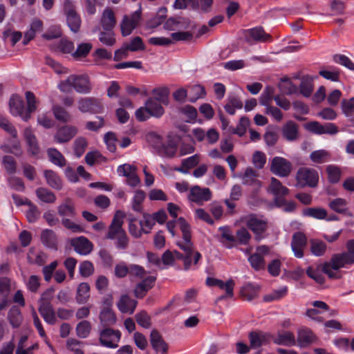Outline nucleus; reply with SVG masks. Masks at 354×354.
Returning a JSON list of instances; mask_svg holds the SVG:
<instances>
[{
    "mask_svg": "<svg viewBox=\"0 0 354 354\" xmlns=\"http://www.w3.org/2000/svg\"><path fill=\"white\" fill-rule=\"evenodd\" d=\"M100 323L104 326L114 325L116 323V315L110 307H104L100 313Z\"/></svg>",
    "mask_w": 354,
    "mask_h": 354,
    "instance_id": "cd10ccee",
    "label": "nucleus"
},
{
    "mask_svg": "<svg viewBox=\"0 0 354 354\" xmlns=\"http://www.w3.org/2000/svg\"><path fill=\"white\" fill-rule=\"evenodd\" d=\"M150 342L153 348L157 353L166 354L168 351V345L162 339L161 335L157 330H153L150 334Z\"/></svg>",
    "mask_w": 354,
    "mask_h": 354,
    "instance_id": "412c9836",
    "label": "nucleus"
},
{
    "mask_svg": "<svg viewBox=\"0 0 354 354\" xmlns=\"http://www.w3.org/2000/svg\"><path fill=\"white\" fill-rule=\"evenodd\" d=\"M53 111L55 118L59 121L67 122L71 120V115L68 112L60 106H54Z\"/></svg>",
    "mask_w": 354,
    "mask_h": 354,
    "instance_id": "bf43d9fd",
    "label": "nucleus"
},
{
    "mask_svg": "<svg viewBox=\"0 0 354 354\" xmlns=\"http://www.w3.org/2000/svg\"><path fill=\"white\" fill-rule=\"evenodd\" d=\"M326 172L328 174V178L330 183H337L341 176V171L339 168L335 165H328L326 167Z\"/></svg>",
    "mask_w": 354,
    "mask_h": 354,
    "instance_id": "0e129e2a",
    "label": "nucleus"
},
{
    "mask_svg": "<svg viewBox=\"0 0 354 354\" xmlns=\"http://www.w3.org/2000/svg\"><path fill=\"white\" fill-rule=\"evenodd\" d=\"M44 176L48 185L52 188L56 189H60L62 188V180L55 172L51 170L45 171Z\"/></svg>",
    "mask_w": 354,
    "mask_h": 354,
    "instance_id": "79ce46f5",
    "label": "nucleus"
},
{
    "mask_svg": "<svg viewBox=\"0 0 354 354\" xmlns=\"http://www.w3.org/2000/svg\"><path fill=\"white\" fill-rule=\"evenodd\" d=\"M299 125L292 120L286 122L281 128V134L284 139L294 142L299 137Z\"/></svg>",
    "mask_w": 354,
    "mask_h": 354,
    "instance_id": "f3484780",
    "label": "nucleus"
},
{
    "mask_svg": "<svg viewBox=\"0 0 354 354\" xmlns=\"http://www.w3.org/2000/svg\"><path fill=\"white\" fill-rule=\"evenodd\" d=\"M319 268H314L313 267H308L306 270L307 275L311 279H314L317 283L322 284L324 282V277Z\"/></svg>",
    "mask_w": 354,
    "mask_h": 354,
    "instance_id": "69168bd1",
    "label": "nucleus"
},
{
    "mask_svg": "<svg viewBox=\"0 0 354 354\" xmlns=\"http://www.w3.org/2000/svg\"><path fill=\"white\" fill-rule=\"evenodd\" d=\"M38 310L46 323L51 325L56 323L57 319L52 305H39Z\"/></svg>",
    "mask_w": 354,
    "mask_h": 354,
    "instance_id": "473e14b6",
    "label": "nucleus"
},
{
    "mask_svg": "<svg viewBox=\"0 0 354 354\" xmlns=\"http://www.w3.org/2000/svg\"><path fill=\"white\" fill-rule=\"evenodd\" d=\"M116 24V19L113 11L106 8L102 12L101 17V25L104 30L110 31Z\"/></svg>",
    "mask_w": 354,
    "mask_h": 354,
    "instance_id": "393cba45",
    "label": "nucleus"
},
{
    "mask_svg": "<svg viewBox=\"0 0 354 354\" xmlns=\"http://www.w3.org/2000/svg\"><path fill=\"white\" fill-rule=\"evenodd\" d=\"M124 217L122 212H116L106 236V239H115V245L120 250H125L129 245L128 237L122 229Z\"/></svg>",
    "mask_w": 354,
    "mask_h": 354,
    "instance_id": "f03ea898",
    "label": "nucleus"
},
{
    "mask_svg": "<svg viewBox=\"0 0 354 354\" xmlns=\"http://www.w3.org/2000/svg\"><path fill=\"white\" fill-rule=\"evenodd\" d=\"M333 61L349 70L354 71V63L352 60L344 55L336 54L333 57Z\"/></svg>",
    "mask_w": 354,
    "mask_h": 354,
    "instance_id": "052dcab7",
    "label": "nucleus"
},
{
    "mask_svg": "<svg viewBox=\"0 0 354 354\" xmlns=\"http://www.w3.org/2000/svg\"><path fill=\"white\" fill-rule=\"evenodd\" d=\"M347 251L332 256L330 262L322 266V271L330 279H337L340 276L338 270L348 265L354 263V239L348 240L346 243Z\"/></svg>",
    "mask_w": 354,
    "mask_h": 354,
    "instance_id": "f257e3e1",
    "label": "nucleus"
},
{
    "mask_svg": "<svg viewBox=\"0 0 354 354\" xmlns=\"http://www.w3.org/2000/svg\"><path fill=\"white\" fill-rule=\"evenodd\" d=\"M250 346L257 348L269 342V335L261 331H252L248 335Z\"/></svg>",
    "mask_w": 354,
    "mask_h": 354,
    "instance_id": "5701e85b",
    "label": "nucleus"
},
{
    "mask_svg": "<svg viewBox=\"0 0 354 354\" xmlns=\"http://www.w3.org/2000/svg\"><path fill=\"white\" fill-rule=\"evenodd\" d=\"M252 162L257 169H263L266 163V155L260 151H254L252 155Z\"/></svg>",
    "mask_w": 354,
    "mask_h": 354,
    "instance_id": "13d9d810",
    "label": "nucleus"
},
{
    "mask_svg": "<svg viewBox=\"0 0 354 354\" xmlns=\"http://www.w3.org/2000/svg\"><path fill=\"white\" fill-rule=\"evenodd\" d=\"M219 231L221 233V241L227 248H232L236 246L235 236L227 227H221Z\"/></svg>",
    "mask_w": 354,
    "mask_h": 354,
    "instance_id": "72a5a7b5",
    "label": "nucleus"
},
{
    "mask_svg": "<svg viewBox=\"0 0 354 354\" xmlns=\"http://www.w3.org/2000/svg\"><path fill=\"white\" fill-rule=\"evenodd\" d=\"M147 272L143 267L136 264L129 265V275L130 277H134L138 279H142L145 277Z\"/></svg>",
    "mask_w": 354,
    "mask_h": 354,
    "instance_id": "680f3d73",
    "label": "nucleus"
},
{
    "mask_svg": "<svg viewBox=\"0 0 354 354\" xmlns=\"http://www.w3.org/2000/svg\"><path fill=\"white\" fill-rule=\"evenodd\" d=\"M67 24L71 30L75 33L80 30L81 26V19L77 13H74L66 16Z\"/></svg>",
    "mask_w": 354,
    "mask_h": 354,
    "instance_id": "3c124183",
    "label": "nucleus"
},
{
    "mask_svg": "<svg viewBox=\"0 0 354 354\" xmlns=\"http://www.w3.org/2000/svg\"><path fill=\"white\" fill-rule=\"evenodd\" d=\"M141 18V8L133 12L130 16L124 15L120 24L121 33L122 36L129 35L138 26Z\"/></svg>",
    "mask_w": 354,
    "mask_h": 354,
    "instance_id": "9d476101",
    "label": "nucleus"
},
{
    "mask_svg": "<svg viewBox=\"0 0 354 354\" xmlns=\"http://www.w3.org/2000/svg\"><path fill=\"white\" fill-rule=\"evenodd\" d=\"M9 106L10 113L12 115L19 116L24 121L30 119V115L26 113V110L24 108V101L19 95H12L9 101Z\"/></svg>",
    "mask_w": 354,
    "mask_h": 354,
    "instance_id": "ddd939ff",
    "label": "nucleus"
},
{
    "mask_svg": "<svg viewBox=\"0 0 354 354\" xmlns=\"http://www.w3.org/2000/svg\"><path fill=\"white\" fill-rule=\"evenodd\" d=\"M306 129L316 134L335 135L338 133V127L333 123L322 124L318 122H311L307 124Z\"/></svg>",
    "mask_w": 354,
    "mask_h": 354,
    "instance_id": "2eb2a0df",
    "label": "nucleus"
},
{
    "mask_svg": "<svg viewBox=\"0 0 354 354\" xmlns=\"http://www.w3.org/2000/svg\"><path fill=\"white\" fill-rule=\"evenodd\" d=\"M188 94L189 95V102H195L198 99L205 95V88L199 84L194 85L190 87Z\"/></svg>",
    "mask_w": 354,
    "mask_h": 354,
    "instance_id": "49530a36",
    "label": "nucleus"
},
{
    "mask_svg": "<svg viewBox=\"0 0 354 354\" xmlns=\"http://www.w3.org/2000/svg\"><path fill=\"white\" fill-rule=\"evenodd\" d=\"M310 250L315 257H322L326 252L327 245L325 242L319 239H311L310 241Z\"/></svg>",
    "mask_w": 354,
    "mask_h": 354,
    "instance_id": "4c0bfd02",
    "label": "nucleus"
},
{
    "mask_svg": "<svg viewBox=\"0 0 354 354\" xmlns=\"http://www.w3.org/2000/svg\"><path fill=\"white\" fill-rule=\"evenodd\" d=\"M90 286L87 283H81L77 289L75 299L79 304H86L90 297Z\"/></svg>",
    "mask_w": 354,
    "mask_h": 354,
    "instance_id": "c9c22d12",
    "label": "nucleus"
},
{
    "mask_svg": "<svg viewBox=\"0 0 354 354\" xmlns=\"http://www.w3.org/2000/svg\"><path fill=\"white\" fill-rule=\"evenodd\" d=\"M307 245V237L301 232H297L293 234L291 248L297 258H302L304 257V249Z\"/></svg>",
    "mask_w": 354,
    "mask_h": 354,
    "instance_id": "dca6fc26",
    "label": "nucleus"
},
{
    "mask_svg": "<svg viewBox=\"0 0 354 354\" xmlns=\"http://www.w3.org/2000/svg\"><path fill=\"white\" fill-rule=\"evenodd\" d=\"M236 245L237 244L247 245L252 239V236L245 227L239 229L236 232Z\"/></svg>",
    "mask_w": 354,
    "mask_h": 354,
    "instance_id": "a18cd8bd",
    "label": "nucleus"
},
{
    "mask_svg": "<svg viewBox=\"0 0 354 354\" xmlns=\"http://www.w3.org/2000/svg\"><path fill=\"white\" fill-rule=\"evenodd\" d=\"M270 251V248L266 245L257 246L255 252L250 254L248 259L251 267L256 271L265 270L266 265L264 257Z\"/></svg>",
    "mask_w": 354,
    "mask_h": 354,
    "instance_id": "423d86ee",
    "label": "nucleus"
},
{
    "mask_svg": "<svg viewBox=\"0 0 354 354\" xmlns=\"http://www.w3.org/2000/svg\"><path fill=\"white\" fill-rule=\"evenodd\" d=\"M273 341L276 344L284 345L287 346H294L296 344L295 335L290 331H283L279 333Z\"/></svg>",
    "mask_w": 354,
    "mask_h": 354,
    "instance_id": "c756f323",
    "label": "nucleus"
},
{
    "mask_svg": "<svg viewBox=\"0 0 354 354\" xmlns=\"http://www.w3.org/2000/svg\"><path fill=\"white\" fill-rule=\"evenodd\" d=\"M58 213L62 216H74L75 208L73 203L68 200L58 207Z\"/></svg>",
    "mask_w": 354,
    "mask_h": 354,
    "instance_id": "864d4df0",
    "label": "nucleus"
},
{
    "mask_svg": "<svg viewBox=\"0 0 354 354\" xmlns=\"http://www.w3.org/2000/svg\"><path fill=\"white\" fill-rule=\"evenodd\" d=\"M183 257V255L177 250L171 251L167 250L162 255V266H173L176 259H182Z\"/></svg>",
    "mask_w": 354,
    "mask_h": 354,
    "instance_id": "e433bc0d",
    "label": "nucleus"
},
{
    "mask_svg": "<svg viewBox=\"0 0 354 354\" xmlns=\"http://www.w3.org/2000/svg\"><path fill=\"white\" fill-rule=\"evenodd\" d=\"M304 215L316 219H324L326 218L327 212L321 207H310L304 210Z\"/></svg>",
    "mask_w": 354,
    "mask_h": 354,
    "instance_id": "de8ad7c7",
    "label": "nucleus"
},
{
    "mask_svg": "<svg viewBox=\"0 0 354 354\" xmlns=\"http://www.w3.org/2000/svg\"><path fill=\"white\" fill-rule=\"evenodd\" d=\"M92 46L89 42L81 43L77 46L76 50L72 53V56L76 59L84 58L90 53Z\"/></svg>",
    "mask_w": 354,
    "mask_h": 354,
    "instance_id": "c03bdc74",
    "label": "nucleus"
},
{
    "mask_svg": "<svg viewBox=\"0 0 354 354\" xmlns=\"http://www.w3.org/2000/svg\"><path fill=\"white\" fill-rule=\"evenodd\" d=\"M145 198V193L144 191L138 189L134 192V196L131 201L132 209L137 212H142V203Z\"/></svg>",
    "mask_w": 354,
    "mask_h": 354,
    "instance_id": "37998d69",
    "label": "nucleus"
},
{
    "mask_svg": "<svg viewBox=\"0 0 354 354\" xmlns=\"http://www.w3.org/2000/svg\"><path fill=\"white\" fill-rule=\"evenodd\" d=\"M268 192L274 196V203L276 205L277 207H281L285 204L283 197L288 194L289 189L283 186L278 179L272 177L270 185L268 187Z\"/></svg>",
    "mask_w": 354,
    "mask_h": 354,
    "instance_id": "1a4fd4ad",
    "label": "nucleus"
},
{
    "mask_svg": "<svg viewBox=\"0 0 354 354\" xmlns=\"http://www.w3.org/2000/svg\"><path fill=\"white\" fill-rule=\"evenodd\" d=\"M241 221L252 232L256 241H260L267 236L268 221L263 216L250 214L243 216Z\"/></svg>",
    "mask_w": 354,
    "mask_h": 354,
    "instance_id": "7ed1b4c3",
    "label": "nucleus"
},
{
    "mask_svg": "<svg viewBox=\"0 0 354 354\" xmlns=\"http://www.w3.org/2000/svg\"><path fill=\"white\" fill-rule=\"evenodd\" d=\"M258 291V287H256L251 283H248L243 287L241 292L243 297L248 301H251L257 297Z\"/></svg>",
    "mask_w": 354,
    "mask_h": 354,
    "instance_id": "8fccbe9b",
    "label": "nucleus"
},
{
    "mask_svg": "<svg viewBox=\"0 0 354 354\" xmlns=\"http://www.w3.org/2000/svg\"><path fill=\"white\" fill-rule=\"evenodd\" d=\"M241 180L243 185L255 187H260L261 185V183L259 179L258 172L250 167L245 169L241 176Z\"/></svg>",
    "mask_w": 354,
    "mask_h": 354,
    "instance_id": "4be33fe9",
    "label": "nucleus"
},
{
    "mask_svg": "<svg viewBox=\"0 0 354 354\" xmlns=\"http://www.w3.org/2000/svg\"><path fill=\"white\" fill-rule=\"evenodd\" d=\"M155 223L154 218L152 215L147 214H143V218L140 221V227L145 234L150 232Z\"/></svg>",
    "mask_w": 354,
    "mask_h": 354,
    "instance_id": "6e6d98bb",
    "label": "nucleus"
},
{
    "mask_svg": "<svg viewBox=\"0 0 354 354\" xmlns=\"http://www.w3.org/2000/svg\"><path fill=\"white\" fill-rule=\"evenodd\" d=\"M180 112L186 117L185 121L188 122H194L197 118L196 109L191 106L186 105L179 109Z\"/></svg>",
    "mask_w": 354,
    "mask_h": 354,
    "instance_id": "4d7b16f0",
    "label": "nucleus"
},
{
    "mask_svg": "<svg viewBox=\"0 0 354 354\" xmlns=\"http://www.w3.org/2000/svg\"><path fill=\"white\" fill-rule=\"evenodd\" d=\"M43 28V22L35 18L30 24V29L25 33L23 43L26 45L31 39L35 37V34L37 32H40Z\"/></svg>",
    "mask_w": 354,
    "mask_h": 354,
    "instance_id": "7c9ffc66",
    "label": "nucleus"
},
{
    "mask_svg": "<svg viewBox=\"0 0 354 354\" xmlns=\"http://www.w3.org/2000/svg\"><path fill=\"white\" fill-rule=\"evenodd\" d=\"M8 318L9 319L10 324L13 328H18L21 325L23 320L21 310L17 306H12L10 309Z\"/></svg>",
    "mask_w": 354,
    "mask_h": 354,
    "instance_id": "a19ab883",
    "label": "nucleus"
},
{
    "mask_svg": "<svg viewBox=\"0 0 354 354\" xmlns=\"http://www.w3.org/2000/svg\"><path fill=\"white\" fill-rule=\"evenodd\" d=\"M24 136L28 146V151L32 155H37L39 152V147L37 138L30 128H26L24 132Z\"/></svg>",
    "mask_w": 354,
    "mask_h": 354,
    "instance_id": "bb28decb",
    "label": "nucleus"
},
{
    "mask_svg": "<svg viewBox=\"0 0 354 354\" xmlns=\"http://www.w3.org/2000/svg\"><path fill=\"white\" fill-rule=\"evenodd\" d=\"M180 230L183 233V240L177 243V245L184 251L185 255L182 259L184 261L185 269H189L192 265V256L193 245L191 242L190 226L184 218H180L178 221Z\"/></svg>",
    "mask_w": 354,
    "mask_h": 354,
    "instance_id": "20e7f679",
    "label": "nucleus"
},
{
    "mask_svg": "<svg viewBox=\"0 0 354 354\" xmlns=\"http://www.w3.org/2000/svg\"><path fill=\"white\" fill-rule=\"evenodd\" d=\"M319 74L324 78L331 80L333 82L338 81L339 77V71L336 68H332L330 67L329 69L321 70L319 72Z\"/></svg>",
    "mask_w": 354,
    "mask_h": 354,
    "instance_id": "338daca9",
    "label": "nucleus"
},
{
    "mask_svg": "<svg viewBox=\"0 0 354 354\" xmlns=\"http://www.w3.org/2000/svg\"><path fill=\"white\" fill-rule=\"evenodd\" d=\"M47 154L50 161L59 167H64L66 165V160L64 156L56 149L49 148L47 150Z\"/></svg>",
    "mask_w": 354,
    "mask_h": 354,
    "instance_id": "ea45409f",
    "label": "nucleus"
},
{
    "mask_svg": "<svg viewBox=\"0 0 354 354\" xmlns=\"http://www.w3.org/2000/svg\"><path fill=\"white\" fill-rule=\"evenodd\" d=\"M71 245L75 252L82 255H87L93 250L92 243L84 236L73 239L71 240Z\"/></svg>",
    "mask_w": 354,
    "mask_h": 354,
    "instance_id": "aec40b11",
    "label": "nucleus"
},
{
    "mask_svg": "<svg viewBox=\"0 0 354 354\" xmlns=\"http://www.w3.org/2000/svg\"><path fill=\"white\" fill-rule=\"evenodd\" d=\"M91 329V323L86 320H84L77 324L76 326L77 335L80 338H86L90 334Z\"/></svg>",
    "mask_w": 354,
    "mask_h": 354,
    "instance_id": "603ef678",
    "label": "nucleus"
},
{
    "mask_svg": "<svg viewBox=\"0 0 354 354\" xmlns=\"http://www.w3.org/2000/svg\"><path fill=\"white\" fill-rule=\"evenodd\" d=\"M136 306L137 301L127 295H122L117 304L121 313L129 314H133Z\"/></svg>",
    "mask_w": 354,
    "mask_h": 354,
    "instance_id": "b1692460",
    "label": "nucleus"
},
{
    "mask_svg": "<svg viewBox=\"0 0 354 354\" xmlns=\"http://www.w3.org/2000/svg\"><path fill=\"white\" fill-rule=\"evenodd\" d=\"M146 140L157 151L162 144L161 136L153 131L149 132L146 135Z\"/></svg>",
    "mask_w": 354,
    "mask_h": 354,
    "instance_id": "5fc2aeb1",
    "label": "nucleus"
},
{
    "mask_svg": "<svg viewBox=\"0 0 354 354\" xmlns=\"http://www.w3.org/2000/svg\"><path fill=\"white\" fill-rule=\"evenodd\" d=\"M245 38L247 42H270L272 41L270 35L266 33L263 28L255 27L245 30Z\"/></svg>",
    "mask_w": 354,
    "mask_h": 354,
    "instance_id": "4468645a",
    "label": "nucleus"
},
{
    "mask_svg": "<svg viewBox=\"0 0 354 354\" xmlns=\"http://www.w3.org/2000/svg\"><path fill=\"white\" fill-rule=\"evenodd\" d=\"M212 197V193L209 188H202L198 185L191 187L188 195V199L198 205H202L205 202L209 201Z\"/></svg>",
    "mask_w": 354,
    "mask_h": 354,
    "instance_id": "9b49d317",
    "label": "nucleus"
},
{
    "mask_svg": "<svg viewBox=\"0 0 354 354\" xmlns=\"http://www.w3.org/2000/svg\"><path fill=\"white\" fill-rule=\"evenodd\" d=\"M74 89L76 92L82 94H88L92 90L89 77L86 75H73Z\"/></svg>",
    "mask_w": 354,
    "mask_h": 354,
    "instance_id": "a211bd4d",
    "label": "nucleus"
},
{
    "mask_svg": "<svg viewBox=\"0 0 354 354\" xmlns=\"http://www.w3.org/2000/svg\"><path fill=\"white\" fill-rule=\"evenodd\" d=\"M147 110L151 117L160 118L165 113L164 109L161 105L160 101L158 98L150 97L145 102Z\"/></svg>",
    "mask_w": 354,
    "mask_h": 354,
    "instance_id": "a878e982",
    "label": "nucleus"
},
{
    "mask_svg": "<svg viewBox=\"0 0 354 354\" xmlns=\"http://www.w3.org/2000/svg\"><path fill=\"white\" fill-rule=\"evenodd\" d=\"M36 195L41 201L44 203H54L56 200V197L52 192L43 187L37 189Z\"/></svg>",
    "mask_w": 354,
    "mask_h": 354,
    "instance_id": "09e8293b",
    "label": "nucleus"
},
{
    "mask_svg": "<svg viewBox=\"0 0 354 354\" xmlns=\"http://www.w3.org/2000/svg\"><path fill=\"white\" fill-rule=\"evenodd\" d=\"M121 338V333L111 328H104L100 332V342L101 345L111 348L118 346V342Z\"/></svg>",
    "mask_w": 354,
    "mask_h": 354,
    "instance_id": "f8f14e48",
    "label": "nucleus"
},
{
    "mask_svg": "<svg viewBox=\"0 0 354 354\" xmlns=\"http://www.w3.org/2000/svg\"><path fill=\"white\" fill-rule=\"evenodd\" d=\"M77 133L75 127L66 125L59 128L54 136V139L57 143L67 142L71 140Z\"/></svg>",
    "mask_w": 354,
    "mask_h": 354,
    "instance_id": "6ab92c4d",
    "label": "nucleus"
},
{
    "mask_svg": "<svg viewBox=\"0 0 354 354\" xmlns=\"http://www.w3.org/2000/svg\"><path fill=\"white\" fill-rule=\"evenodd\" d=\"M296 180L301 187H315L319 180L318 172L312 168L301 167L296 174Z\"/></svg>",
    "mask_w": 354,
    "mask_h": 354,
    "instance_id": "39448f33",
    "label": "nucleus"
},
{
    "mask_svg": "<svg viewBox=\"0 0 354 354\" xmlns=\"http://www.w3.org/2000/svg\"><path fill=\"white\" fill-rule=\"evenodd\" d=\"M87 141L84 138H78L74 142V151L77 157L80 158L84 153L87 147Z\"/></svg>",
    "mask_w": 354,
    "mask_h": 354,
    "instance_id": "774afa93",
    "label": "nucleus"
},
{
    "mask_svg": "<svg viewBox=\"0 0 354 354\" xmlns=\"http://www.w3.org/2000/svg\"><path fill=\"white\" fill-rule=\"evenodd\" d=\"M176 151V144L172 140H169L166 145L162 143L157 152L162 157L172 158L175 156Z\"/></svg>",
    "mask_w": 354,
    "mask_h": 354,
    "instance_id": "58836bf2",
    "label": "nucleus"
},
{
    "mask_svg": "<svg viewBox=\"0 0 354 354\" xmlns=\"http://www.w3.org/2000/svg\"><path fill=\"white\" fill-rule=\"evenodd\" d=\"M77 107L82 113L95 114L103 111V105L100 100L91 97L80 98L77 102Z\"/></svg>",
    "mask_w": 354,
    "mask_h": 354,
    "instance_id": "0eeeda50",
    "label": "nucleus"
},
{
    "mask_svg": "<svg viewBox=\"0 0 354 354\" xmlns=\"http://www.w3.org/2000/svg\"><path fill=\"white\" fill-rule=\"evenodd\" d=\"M329 207L333 211L345 214L347 216H351L352 214L347 209V203L345 199L337 198L330 201L328 203Z\"/></svg>",
    "mask_w": 354,
    "mask_h": 354,
    "instance_id": "f704fd0d",
    "label": "nucleus"
},
{
    "mask_svg": "<svg viewBox=\"0 0 354 354\" xmlns=\"http://www.w3.org/2000/svg\"><path fill=\"white\" fill-rule=\"evenodd\" d=\"M270 171L279 177H287L292 171V164L287 159L275 156L270 162Z\"/></svg>",
    "mask_w": 354,
    "mask_h": 354,
    "instance_id": "6e6552de",
    "label": "nucleus"
},
{
    "mask_svg": "<svg viewBox=\"0 0 354 354\" xmlns=\"http://www.w3.org/2000/svg\"><path fill=\"white\" fill-rule=\"evenodd\" d=\"M42 243L47 248L57 250V239L55 233L51 230H44L41 234Z\"/></svg>",
    "mask_w": 354,
    "mask_h": 354,
    "instance_id": "c85d7f7f",
    "label": "nucleus"
},
{
    "mask_svg": "<svg viewBox=\"0 0 354 354\" xmlns=\"http://www.w3.org/2000/svg\"><path fill=\"white\" fill-rule=\"evenodd\" d=\"M67 348L74 354H84L82 351L83 342L73 338H70L66 342Z\"/></svg>",
    "mask_w": 354,
    "mask_h": 354,
    "instance_id": "e2e57ef3",
    "label": "nucleus"
},
{
    "mask_svg": "<svg viewBox=\"0 0 354 354\" xmlns=\"http://www.w3.org/2000/svg\"><path fill=\"white\" fill-rule=\"evenodd\" d=\"M315 337L313 332L308 328H302L298 331L297 342L300 347H306L314 342Z\"/></svg>",
    "mask_w": 354,
    "mask_h": 354,
    "instance_id": "2f4dec72",
    "label": "nucleus"
}]
</instances>
